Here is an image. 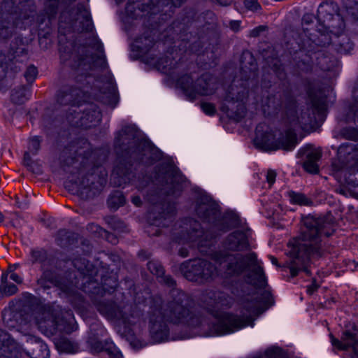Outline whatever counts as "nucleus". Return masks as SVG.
Wrapping results in <instances>:
<instances>
[{
    "instance_id": "obj_12",
    "label": "nucleus",
    "mask_w": 358,
    "mask_h": 358,
    "mask_svg": "<svg viewBox=\"0 0 358 358\" xmlns=\"http://www.w3.org/2000/svg\"><path fill=\"white\" fill-rule=\"evenodd\" d=\"M180 228L178 236L176 237L178 241L191 243L193 246H197L201 253H208V248L212 245V237L210 238L208 235L203 232L200 223L189 218L185 220Z\"/></svg>"
},
{
    "instance_id": "obj_27",
    "label": "nucleus",
    "mask_w": 358,
    "mask_h": 358,
    "mask_svg": "<svg viewBox=\"0 0 358 358\" xmlns=\"http://www.w3.org/2000/svg\"><path fill=\"white\" fill-rule=\"evenodd\" d=\"M268 124H259L256 127L255 137L253 140L255 147L262 152L268 151Z\"/></svg>"
},
{
    "instance_id": "obj_37",
    "label": "nucleus",
    "mask_w": 358,
    "mask_h": 358,
    "mask_svg": "<svg viewBox=\"0 0 358 358\" xmlns=\"http://www.w3.org/2000/svg\"><path fill=\"white\" fill-rule=\"evenodd\" d=\"M21 13L20 17L21 20H29L31 22L36 15V6L32 1H27L21 3Z\"/></svg>"
},
{
    "instance_id": "obj_41",
    "label": "nucleus",
    "mask_w": 358,
    "mask_h": 358,
    "mask_svg": "<svg viewBox=\"0 0 358 358\" xmlns=\"http://www.w3.org/2000/svg\"><path fill=\"white\" fill-rule=\"evenodd\" d=\"M290 201L292 203L299 206H311L313 201L308 198L305 194L300 192H289Z\"/></svg>"
},
{
    "instance_id": "obj_49",
    "label": "nucleus",
    "mask_w": 358,
    "mask_h": 358,
    "mask_svg": "<svg viewBox=\"0 0 358 358\" xmlns=\"http://www.w3.org/2000/svg\"><path fill=\"white\" fill-rule=\"evenodd\" d=\"M268 45L266 43V41H261L258 45V52L262 56L263 59L266 60L268 58Z\"/></svg>"
},
{
    "instance_id": "obj_47",
    "label": "nucleus",
    "mask_w": 358,
    "mask_h": 358,
    "mask_svg": "<svg viewBox=\"0 0 358 358\" xmlns=\"http://www.w3.org/2000/svg\"><path fill=\"white\" fill-rule=\"evenodd\" d=\"M41 140L38 136H34L30 139L29 150L32 154L36 155L40 149Z\"/></svg>"
},
{
    "instance_id": "obj_24",
    "label": "nucleus",
    "mask_w": 358,
    "mask_h": 358,
    "mask_svg": "<svg viewBox=\"0 0 358 358\" xmlns=\"http://www.w3.org/2000/svg\"><path fill=\"white\" fill-rule=\"evenodd\" d=\"M338 10V7L336 3L334 2L322 3L317 9V16L319 20H322L327 27H334V25L331 24V21L335 17L338 20H341Z\"/></svg>"
},
{
    "instance_id": "obj_31",
    "label": "nucleus",
    "mask_w": 358,
    "mask_h": 358,
    "mask_svg": "<svg viewBox=\"0 0 358 358\" xmlns=\"http://www.w3.org/2000/svg\"><path fill=\"white\" fill-rule=\"evenodd\" d=\"M159 208L162 210V212H159L158 215L153 216V217L157 224L165 227L168 224V222L172 221L175 213V208L171 204L163 205L161 208L158 206L155 207V210Z\"/></svg>"
},
{
    "instance_id": "obj_55",
    "label": "nucleus",
    "mask_w": 358,
    "mask_h": 358,
    "mask_svg": "<svg viewBox=\"0 0 358 358\" xmlns=\"http://www.w3.org/2000/svg\"><path fill=\"white\" fill-rule=\"evenodd\" d=\"M27 52L23 47H20L16 49V50L13 51L12 53L14 58L20 57L21 55L26 54Z\"/></svg>"
},
{
    "instance_id": "obj_30",
    "label": "nucleus",
    "mask_w": 358,
    "mask_h": 358,
    "mask_svg": "<svg viewBox=\"0 0 358 358\" xmlns=\"http://www.w3.org/2000/svg\"><path fill=\"white\" fill-rule=\"evenodd\" d=\"M208 304L213 308L227 306L230 303L229 299L224 293L217 291H210L206 296Z\"/></svg>"
},
{
    "instance_id": "obj_25",
    "label": "nucleus",
    "mask_w": 358,
    "mask_h": 358,
    "mask_svg": "<svg viewBox=\"0 0 358 358\" xmlns=\"http://www.w3.org/2000/svg\"><path fill=\"white\" fill-rule=\"evenodd\" d=\"M275 138L278 142L273 141L270 144V150L280 148L290 150L293 149L296 144V134L292 131H288L285 134L281 132H276L274 134V138Z\"/></svg>"
},
{
    "instance_id": "obj_6",
    "label": "nucleus",
    "mask_w": 358,
    "mask_h": 358,
    "mask_svg": "<svg viewBox=\"0 0 358 358\" xmlns=\"http://www.w3.org/2000/svg\"><path fill=\"white\" fill-rule=\"evenodd\" d=\"M303 222L304 227L301 235L289 243L290 260L286 263V266L289 268L292 277L297 275L300 271L310 275V271L308 268L310 259L319 253L321 236L331 234L325 231L327 223L322 218L309 215L306 217Z\"/></svg>"
},
{
    "instance_id": "obj_48",
    "label": "nucleus",
    "mask_w": 358,
    "mask_h": 358,
    "mask_svg": "<svg viewBox=\"0 0 358 358\" xmlns=\"http://www.w3.org/2000/svg\"><path fill=\"white\" fill-rule=\"evenodd\" d=\"M244 5L247 9L252 11H257L261 7L257 0H245Z\"/></svg>"
},
{
    "instance_id": "obj_54",
    "label": "nucleus",
    "mask_w": 358,
    "mask_h": 358,
    "mask_svg": "<svg viewBox=\"0 0 358 358\" xmlns=\"http://www.w3.org/2000/svg\"><path fill=\"white\" fill-rule=\"evenodd\" d=\"M24 163L27 167L31 169L33 162L28 152H26L24 155Z\"/></svg>"
},
{
    "instance_id": "obj_56",
    "label": "nucleus",
    "mask_w": 358,
    "mask_h": 358,
    "mask_svg": "<svg viewBox=\"0 0 358 358\" xmlns=\"http://www.w3.org/2000/svg\"><path fill=\"white\" fill-rule=\"evenodd\" d=\"M10 278L12 280L17 282V284H20L22 282V278L17 273H11V274L10 275Z\"/></svg>"
},
{
    "instance_id": "obj_22",
    "label": "nucleus",
    "mask_w": 358,
    "mask_h": 358,
    "mask_svg": "<svg viewBox=\"0 0 358 358\" xmlns=\"http://www.w3.org/2000/svg\"><path fill=\"white\" fill-rule=\"evenodd\" d=\"M154 3L151 0H130L126 6V21L130 19H138L142 17L144 12H149L152 10Z\"/></svg>"
},
{
    "instance_id": "obj_61",
    "label": "nucleus",
    "mask_w": 358,
    "mask_h": 358,
    "mask_svg": "<svg viewBox=\"0 0 358 358\" xmlns=\"http://www.w3.org/2000/svg\"><path fill=\"white\" fill-rule=\"evenodd\" d=\"M179 255L182 257H186L188 256V250L185 248H181L178 251Z\"/></svg>"
},
{
    "instance_id": "obj_52",
    "label": "nucleus",
    "mask_w": 358,
    "mask_h": 358,
    "mask_svg": "<svg viewBox=\"0 0 358 358\" xmlns=\"http://www.w3.org/2000/svg\"><path fill=\"white\" fill-rule=\"evenodd\" d=\"M354 97L355 99V103L352 106L351 110L354 113L355 116L358 121V90L354 92Z\"/></svg>"
},
{
    "instance_id": "obj_15",
    "label": "nucleus",
    "mask_w": 358,
    "mask_h": 358,
    "mask_svg": "<svg viewBox=\"0 0 358 358\" xmlns=\"http://www.w3.org/2000/svg\"><path fill=\"white\" fill-rule=\"evenodd\" d=\"M105 334L106 330L101 324L94 322L90 325L87 343L91 350L101 353L103 358H122L121 352L112 341L100 340Z\"/></svg>"
},
{
    "instance_id": "obj_19",
    "label": "nucleus",
    "mask_w": 358,
    "mask_h": 358,
    "mask_svg": "<svg viewBox=\"0 0 358 358\" xmlns=\"http://www.w3.org/2000/svg\"><path fill=\"white\" fill-rule=\"evenodd\" d=\"M332 345L338 349L345 350L352 348L353 355L352 358H358V329L353 327L352 329L343 332L341 341L336 338L332 334L330 335Z\"/></svg>"
},
{
    "instance_id": "obj_58",
    "label": "nucleus",
    "mask_w": 358,
    "mask_h": 358,
    "mask_svg": "<svg viewBox=\"0 0 358 358\" xmlns=\"http://www.w3.org/2000/svg\"><path fill=\"white\" fill-rule=\"evenodd\" d=\"M131 201L136 206H140L142 203L141 199L138 196H133L131 199Z\"/></svg>"
},
{
    "instance_id": "obj_42",
    "label": "nucleus",
    "mask_w": 358,
    "mask_h": 358,
    "mask_svg": "<svg viewBox=\"0 0 358 358\" xmlns=\"http://www.w3.org/2000/svg\"><path fill=\"white\" fill-rule=\"evenodd\" d=\"M106 223L115 231H124L126 226L124 223L116 217H109L106 219Z\"/></svg>"
},
{
    "instance_id": "obj_3",
    "label": "nucleus",
    "mask_w": 358,
    "mask_h": 358,
    "mask_svg": "<svg viewBox=\"0 0 358 358\" xmlns=\"http://www.w3.org/2000/svg\"><path fill=\"white\" fill-rule=\"evenodd\" d=\"M115 149L118 162L111 175V180L116 186L130 183L138 189H143L150 182L148 176H136L131 169L132 162L152 163L161 157L159 150L148 140L141 137L134 126H125L117 132L115 138Z\"/></svg>"
},
{
    "instance_id": "obj_57",
    "label": "nucleus",
    "mask_w": 358,
    "mask_h": 358,
    "mask_svg": "<svg viewBox=\"0 0 358 358\" xmlns=\"http://www.w3.org/2000/svg\"><path fill=\"white\" fill-rule=\"evenodd\" d=\"M269 352H270V358H273V355L274 354H278V355H280L281 353V350L276 348V347H271L270 348V350H269Z\"/></svg>"
},
{
    "instance_id": "obj_34",
    "label": "nucleus",
    "mask_w": 358,
    "mask_h": 358,
    "mask_svg": "<svg viewBox=\"0 0 358 358\" xmlns=\"http://www.w3.org/2000/svg\"><path fill=\"white\" fill-rule=\"evenodd\" d=\"M155 41L152 37L150 31L145 34L143 36L138 38L135 41L134 47H136L141 55H145L148 50L152 48Z\"/></svg>"
},
{
    "instance_id": "obj_51",
    "label": "nucleus",
    "mask_w": 358,
    "mask_h": 358,
    "mask_svg": "<svg viewBox=\"0 0 358 358\" xmlns=\"http://www.w3.org/2000/svg\"><path fill=\"white\" fill-rule=\"evenodd\" d=\"M203 111L209 115H213L215 113V108L213 104L210 103L203 102L201 104Z\"/></svg>"
},
{
    "instance_id": "obj_32",
    "label": "nucleus",
    "mask_w": 358,
    "mask_h": 358,
    "mask_svg": "<svg viewBox=\"0 0 358 358\" xmlns=\"http://www.w3.org/2000/svg\"><path fill=\"white\" fill-rule=\"evenodd\" d=\"M72 264L84 278H88L90 279L96 273V270L93 265L85 258H76L72 261Z\"/></svg>"
},
{
    "instance_id": "obj_4",
    "label": "nucleus",
    "mask_w": 358,
    "mask_h": 358,
    "mask_svg": "<svg viewBox=\"0 0 358 358\" xmlns=\"http://www.w3.org/2000/svg\"><path fill=\"white\" fill-rule=\"evenodd\" d=\"M3 320L9 328L34 322L48 336L57 332L71 334L77 329L71 310H63L59 306L40 307L29 301H20L15 308L5 310Z\"/></svg>"
},
{
    "instance_id": "obj_14",
    "label": "nucleus",
    "mask_w": 358,
    "mask_h": 358,
    "mask_svg": "<svg viewBox=\"0 0 358 358\" xmlns=\"http://www.w3.org/2000/svg\"><path fill=\"white\" fill-rule=\"evenodd\" d=\"M59 31L62 29L76 31H90L92 29V22L89 11L83 5H78L73 10L62 12L59 23Z\"/></svg>"
},
{
    "instance_id": "obj_44",
    "label": "nucleus",
    "mask_w": 358,
    "mask_h": 358,
    "mask_svg": "<svg viewBox=\"0 0 358 358\" xmlns=\"http://www.w3.org/2000/svg\"><path fill=\"white\" fill-rule=\"evenodd\" d=\"M66 230H59L56 238L57 244L61 247H66L70 244V236Z\"/></svg>"
},
{
    "instance_id": "obj_28",
    "label": "nucleus",
    "mask_w": 358,
    "mask_h": 358,
    "mask_svg": "<svg viewBox=\"0 0 358 358\" xmlns=\"http://www.w3.org/2000/svg\"><path fill=\"white\" fill-rule=\"evenodd\" d=\"M305 155L306 159L303 165L304 169L310 173H317L319 171L317 162L322 157L321 150L307 148L305 150Z\"/></svg>"
},
{
    "instance_id": "obj_11",
    "label": "nucleus",
    "mask_w": 358,
    "mask_h": 358,
    "mask_svg": "<svg viewBox=\"0 0 358 358\" xmlns=\"http://www.w3.org/2000/svg\"><path fill=\"white\" fill-rule=\"evenodd\" d=\"M178 85L191 100L198 95L213 94L217 88V78L210 73H204L196 80L192 75H184L178 80Z\"/></svg>"
},
{
    "instance_id": "obj_38",
    "label": "nucleus",
    "mask_w": 358,
    "mask_h": 358,
    "mask_svg": "<svg viewBox=\"0 0 358 358\" xmlns=\"http://www.w3.org/2000/svg\"><path fill=\"white\" fill-rule=\"evenodd\" d=\"M56 346L59 351L66 353H75L78 350V344L66 338H59L56 343Z\"/></svg>"
},
{
    "instance_id": "obj_26",
    "label": "nucleus",
    "mask_w": 358,
    "mask_h": 358,
    "mask_svg": "<svg viewBox=\"0 0 358 358\" xmlns=\"http://www.w3.org/2000/svg\"><path fill=\"white\" fill-rule=\"evenodd\" d=\"M224 247L230 250H243L248 248V241L246 234L241 231L230 234L224 242Z\"/></svg>"
},
{
    "instance_id": "obj_18",
    "label": "nucleus",
    "mask_w": 358,
    "mask_h": 358,
    "mask_svg": "<svg viewBox=\"0 0 358 358\" xmlns=\"http://www.w3.org/2000/svg\"><path fill=\"white\" fill-rule=\"evenodd\" d=\"M13 8L12 0H5L0 5V37L3 39L10 37L14 27L17 25V15L13 12Z\"/></svg>"
},
{
    "instance_id": "obj_1",
    "label": "nucleus",
    "mask_w": 358,
    "mask_h": 358,
    "mask_svg": "<svg viewBox=\"0 0 358 358\" xmlns=\"http://www.w3.org/2000/svg\"><path fill=\"white\" fill-rule=\"evenodd\" d=\"M216 262L219 264V268L205 259H190L182 262L179 268L187 280L199 284L213 280L219 272L233 275L248 269L245 281L256 291L242 299L241 315L222 313L204 317L199 312L189 310L191 299L187 294L178 289H173L168 302L169 319L174 323H183L192 328H199V333L203 336L231 334L246 326H252L255 317L264 313L268 306V294L262 292L266 284V277L262 268L257 264L255 254L245 256L220 254L216 256Z\"/></svg>"
},
{
    "instance_id": "obj_16",
    "label": "nucleus",
    "mask_w": 358,
    "mask_h": 358,
    "mask_svg": "<svg viewBox=\"0 0 358 358\" xmlns=\"http://www.w3.org/2000/svg\"><path fill=\"white\" fill-rule=\"evenodd\" d=\"M101 117L98 106L93 103H88L78 110L77 108H71L66 119L73 127L89 129L96 125L100 122Z\"/></svg>"
},
{
    "instance_id": "obj_33",
    "label": "nucleus",
    "mask_w": 358,
    "mask_h": 358,
    "mask_svg": "<svg viewBox=\"0 0 358 358\" xmlns=\"http://www.w3.org/2000/svg\"><path fill=\"white\" fill-rule=\"evenodd\" d=\"M22 352L17 344L10 338L0 348L1 358H19Z\"/></svg>"
},
{
    "instance_id": "obj_43",
    "label": "nucleus",
    "mask_w": 358,
    "mask_h": 358,
    "mask_svg": "<svg viewBox=\"0 0 358 358\" xmlns=\"http://www.w3.org/2000/svg\"><path fill=\"white\" fill-rule=\"evenodd\" d=\"M32 263H43L48 257L47 252L43 249L32 250L31 251Z\"/></svg>"
},
{
    "instance_id": "obj_8",
    "label": "nucleus",
    "mask_w": 358,
    "mask_h": 358,
    "mask_svg": "<svg viewBox=\"0 0 358 358\" xmlns=\"http://www.w3.org/2000/svg\"><path fill=\"white\" fill-rule=\"evenodd\" d=\"M94 304L99 313L109 320L119 322L124 324H131L134 317V306L123 296L115 299L103 298L94 300Z\"/></svg>"
},
{
    "instance_id": "obj_39",
    "label": "nucleus",
    "mask_w": 358,
    "mask_h": 358,
    "mask_svg": "<svg viewBox=\"0 0 358 358\" xmlns=\"http://www.w3.org/2000/svg\"><path fill=\"white\" fill-rule=\"evenodd\" d=\"M125 203V198L122 192L115 191L113 192L108 197L107 203L108 207L112 210H117L120 206H123Z\"/></svg>"
},
{
    "instance_id": "obj_9",
    "label": "nucleus",
    "mask_w": 358,
    "mask_h": 358,
    "mask_svg": "<svg viewBox=\"0 0 358 358\" xmlns=\"http://www.w3.org/2000/svg\"><path fill=\"white\" fill-rule=\"evenodd\" d=\"M152 182L157 186L159 194L176 198L183 190L185 178L172 165L162 164L158 167Z\"/></svg>"
},
{
    "instance_id": "obj_53",
    "label": "nucleus",
    "mask_w": 358,
    "mask_h": 358,
    "mask_svg": "<svg viewBox=\"0 0 358 358\" xmlns=\"http://www.w3.org/2000/svg\"><path fill=\"white\" fill-rule=\"evenodd\" d=\"M240 27H241L240 21L232 20V21H230V22H229L230 29L235 32L238 31L240 29Z\"/></svg>"
},
{
    "instance_id": "obj_63",
    "label": "nucleus",
    "mask_w": 358,
    "mask_h": 358,
    "mask_svg": "<svg viewBox=\"0 0 358 358\" xmlns=\"http://www.w3.org/2000/svg\"><path fill=\"white\" fill-rule=\"evenodd\" d=\"M50 118H44L43 120V126L48 129H51L52 126L50 125Z\"/></svg>"
},
{
    "instance_id": "obj_13",
    "label": "nucleus",
    "mask_w": 358,
    "mask_h": 358,
    "mask_svg": "<svg viewBox=\"0 0 358 358\" xmlns=\"http://www.w3.org/2000/svg\"><path fill=\"white\" fill-rule=\"evenodd\" d=\"M38 283L44 288L50 287V285H47V283L58 287L61 291L67 295L69 298V301L80 314L83 315L85 313L87 304L82 296L75 290L72 282H66L62 279L55 276L51 271L47 270L43 272L41 278L38 280Z\"/></svg>"
},
{
    "instance_id": "obj_10",
    "label": "nucleus",
    "mask_w": 358,
    "mask_h": 358,
    "mask_svg": "<svg viewBox=\"0 0 358 358\" xmlns=\"http://www.w3.org/2000/svg\"><path fill=\"white\" fill-rule=\"evenodd\" d=\"M194 209L196 215L203 222L211 223L213 227L224 231V220L220 219L218 205L201 189L194 192Z\"/></svg>"
},
{
    "instance_id": "obj_50",
    "label": "nucleus",
    "mask_w": 358,
    "mask_h": 358,
    "mask_svg": "<svg viewBox=\"0 0 358 358\" xmlns=\"http://www.w3.org/2000/svg\"><path fill=\"white\" fill-rule=\"evenodd\" d=\"M87 229L92 233L98 234L99 236H103L107 234V231L104 230L103 228L99 227V225L91 224L87 227Z\"/></svg>"
},
{
    "instance_id": "obj_40",
    "label": "nucleus",
    "mask_w": 358,
    "mask_h": 358,
    "mask_svg": "<svg viewBox=\"0 0 358 358\" xmlns=\"http://www.w3.org/2000/svg\"><path fill=\"white\" fill-rule=\"evenodd\" d=\"M17 286L13 283H7V275H3L1 278V284L0 285V298L3 296H10L17 292Z\"/></svg>"
},
{
    "instance_id": "obj_35",
    "label": "nucleus",
    "mask_w": 358,
    "mask_h": 358,
    "mask_svg": "<svg viewBox=\"0 0 358 358\" xmlns=\"http://www.w3.org/2000/svg\"><path fill=\"white\" fill-rule=\"evenodd\" d=\"M155 64L159 71L166 74H171V70L176 68L177 62L166 55L155 62Z\"/></svg>"
},
{
    "instance_id": "obj_29",
    "label": "nucleus",
    "mask_w": 358,
    "mask_h": 358,
    "mask_svg": "<svg viewBox=\"0 0 358 358\" xmlns=\"http://www.w3.org/2000/svg\"><path fill=\"white\" fill-rule=\"evenodd\" d=\"M147 266L150 273L156 275L161 283L169 287H173L176 285V281L171 275H164V269L159 261H149L147 264Z\"/></svg>"
},
{
    "instance_id": "obj_5",
    "label": "nucleus",
    "mask_w": 358,
    "mask_h": 358,
    "mask_svg": "<svg viewBox=\"0 0 358 358\" xmlns=\"http://www.w3.org/2000/svg\"><path fill=\"white\" fill-rule=\"evenodd\" d=\"M92 151L86 139H79L71 143L62 151L60 160L64 170L71 175L69 182L76 186V194L83 199L94 198L106 184V178L86 171L91 165L87 164Z\"/></svg>"
},
{
    "instance_id": "obj_17",
    "label": "nucleus",
    "mask_w": 358,
    "mask_h": 358,
    "mask_svg": "<svg viewBox=\"0 0 358 358\" xmlns=\"http://www.w3.org/2000/svg\"><path fill=\"white\" fill-rule=\"evenodd\" d=\"M309 100L313 107V113L306 111L300 112L299 115L296 112V116H289V122L291 126L296 127H299L303 129L306 125L309 124L313 119L314 112L321 113L325 108V94L324 91L320 89L312 88L308 92Z\"/></svg>"
},
{
    "instance_id": "obj_2",
    "label": "nucleus",
    "mask_w": 358,
    "mask_h": 358,
    "mask_svg": "<svg viewBox=\"0 0 358 358\" xmlns=\"http://www.w3.org/2000/svg\"><path fill=\"white\" fill-rule=\"evenodd\" d=\"M62 40L60 37L59 51L61 62L74 71L76 82L80 86L63 87L57 94V102L61 105H75L93 96L103 103L115 107L118 100L112 79H95L92 73H88V71L106 66L102 44L94 38L90 43L80 46L69 41L62 43Z\"/></svg>"
},
{
    "instance_id": "obj_46",
    "label": "nucleus",
    "mask_w": 358,
    "mask_h": 358,
    "mask_svg": "<svg viewBox=\"0 0 358 358\" xmlns=\"http://www.w3.org/2000/svg\"><path fill=\"white\" fill-rule=\"evenodd\" d=\"M38 74L37 69L33 66L30 65L27 68L26 71L24 72V77L29 84H31L36 78Z\"/></svg>"
},
{
    "instance_id": "obj_45",
    "label": "nucleus",
    "mask_w": 358,
    "mask_h": 358,
    "mask_svg": "<svg viewBox=\"0 0 358 358\" xmlns=\"http://www.w3.org/2000/svg\"><path fill=\"white\" fill-rule=\"evenodd\" d=\"M268 28L266 25H259L250 30L248 36L250 38H259L266 36L268 34Z\"/></svg>"
},
{
    "instance_id": "obj_64",
    "label": "nucleus",
    "mask_w": 358,
    "mask_h": 358,
    "mask_svg": "<svg viewBox=\"0 0 358 358\" xmlns=\"http://www.w3.org/2000/svg\"><path fill=\"white\" fill-rule=\"evenodd\" d=\"M317 285H315V283H313L312 285H310L308 288V292L310 293V294H312L313 293L315 290H317Z\"/></svg>"
},
{
    "instance_id": "obj_60",
    "label": "nucleus",
    "mask_w": 358,
    "mask_h": 358,
    "mask_svg": "<svg viewBox=\"0 0 358 358\" xmlns=\"http://www.w3.org/2000/svg\"><path fill=\"white\" fill-rule=\"evenodd\" d=\"M105 236H106L107 239L113 244H116L117 243V238L113 234H109L107 233V234Z\"/></svg>"
},
{
    "instance_id": "obj_23",
    "label": "nucleus",
    "mask_w": 358,
    "mask_h": 358,
    "mask_svg": "<svg viewBox=\"0 0 358 358\" xmlns=\"http://www.w3.org/2000/svg\"><path fill=\"white\" fill-rule=\"evenodd\" d=\"M150 333L152 340L156 343L162 342L168 338L169 329L163 317L153 315L150 319Z\"/></svg>"
},
{
    "instance_id": "obj_20",
    "label": "nucleus",
    "mask_w": 358,
    "mask_h": 358,
    "mask_svg": "<svg viewBox=\"0 0 358 358\" xmlns=\"http://www.w3.org/2000/svg\"><path fill=\"white\" fill-rule=\"evenodd\" d=\"M257 65L255 59L249 50L243 51L240 58V71L236 77L246 82L252 83L256 76Z\"/></svg>"
},
{
    "instance_id": "obj_59",
    "label": "nucleus",
    "mask_w": 358,
    "mask_h": 358,
    "mask_svg": "<svg viewBox=\"0 0 358 358\" xmlns=\"http://www.w3.org/2000/svg\"><path fill=\"white\" fill-rule=\"evenodd\" d=\"M216 2L222 6H228L232 3V0H215Z\"/></svg>"
},
{
    "instance_id": "obj_7",
    "label": "nucleus",
    "mask_w": 358,
    "mask_h": 358,
    "mask_svg": "<svg viewBox=\"0 0 358 358\" xmlns=\"http://www.w3.org/2000/svg\"><path fill=\"white\" fill-rule=\"evenodd\" d=\"M250 83L236 77L223 95L220 110L229 118L240 121L245 116Z\"/></svg>"
},
{
    "instance_id": "obj_62",
    "label": "nucleus",
    "mask_w": 358,
    "mask_h": 358,
    "mask_svg": "<svg viewBox=\"0 0 358 358\" xmlns=\"http://www.w3.org/2000/svg\"><path fill=\"white\" fill-rule=\"evenodd\" d=\"M276 173L274 171L270 170V186L275 182Z\"/></svg>"
},
{
    "instance_id": "obj_21",
    "label": "nucleus",
    "mask_w": 358,
    "mask_h": 358,
    "mask_svg": "<svg viewBox=\"0 0 358 358\" xmlns=\"http://www.w3.org/2000/svg\"><path fill=\"white\" fill-rule=\"evenodd\" d=\"M25 351L31 358H48L50 356L47 345L40 338L33 336L27 337Z\"/></svg>"
},
{
    "instance_id": "obj_36",
    "label": "nucleus",
    "mask_w": 358,
    "mask_h": 358,
    "mask_svg": "<svg viewBox=\"0 0 358 358\" xmlns=\"http://www.w3.org/2000/svg\"><path fill=\"white\" fill-rule=\"evenodd\" d=\"M29 95L30 92L28 88L20 87L12 91L10 99L15 104H22L29 99Z\"/></svg>"
}]
</instances>
